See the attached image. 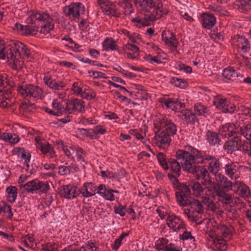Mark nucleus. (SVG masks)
<instances>
[{"mask_svg": "<svg viewBox=\"0 0 251 251\" xmlns=\"http://www.w3.org/2000/svg\"><path fill=\"white\" fill-rule=\"evenodd\" d=\"M4 41L0 38V59H7L9 65L16 71H20L24 66V58H31L30 49L19 41H12L5 47Z\"/></svg>", "mask_w": 251, "mask_h": 251, "instance_id": "nucleus-1", "label": "nucleus"}, {"mask_svg": "<svg viewBox=\"0 0 251 251\" xmlns=\"http://www.w3.org/2000/svg\"><path fill=\"white\" fill-rule=\"evenodd\" d=\"M0 107L9 108L16 102V99L12 97V85L8 82L5 74L0 75Z\"/></svg>", "mask_w": 251, "mask_h": 251, "instance_id": "nucleus-2", "label": "nucleus"}, {"mask_svg": "<svg viewBox=\"0 0 251 251\" xmlns=\"http://www.w3.org/2000/svg\"><path fill=\"white\" fill-rule=\"evenodd\" d=\"M16 88L18 93L25 98L38 100H42L45 96L43 89L37 85L22 82Z\"/></svg>", "mask_w": 251, "mask_h": 251, "instance_id": "nucleus-3", "label": "nucleus"}, {"mask_svg": "<svg viewBox=\"0 0 251 251\" xmlns=\"http://www.w3.org/2000/svg\"><path fill=\"white\" fill-rule=\"evenodd\" d=\"M159 165L165 170L170 169V173L180 176L181 174L182 162L179 163L177 159L172 157H166L165 153L159 152L156 154Z\"/></svg>", "mask_w": 251, "mask_h": 251, "instance_id": "nucleus-4", "label": "nucleus"}, {"mask_svg": "<svg viewBox=\"0 0 251 251\" xmlns=\"http://www.w3.org/2000/svg\"><path fill=\"white\" fill-rule=\"evenodd\" d=\"M64 15L72 21L81 18L85 15V6L80 2H73L63 9Z\"/></svg>", "mask_w": 251, "mask_h": 251, "instance_id": "nucleus-5", "label": "nucleus"}, {"mask_svg": "<svg viewBox=\"0 0 251 251\" xmlns=\"http://www.w3.org/2000/svg\"><path fill=\"white\" fill-rule=\"evenodd\" d=\"M28 15L31 21H38L49 24L53 23V18H58L59 14L56 11L50 14L47 11L33 10L29 11Z\"/></svg>", "mask_w": 251, "mask_h": 251, "instance_id": "nucleus-6", "label": "nucleus"}, {"mask_svg": "<svg viewBox=\"0 0 251 251\" xmlns=\"http://www.w3.org/2000/svg\"><path fill=\"white\" fill-rule=\"evenodd\" d=\"M213 103L216 108L220 110L223 113L231 114L236 110L235 104L231 103L227 99L222 98L220 95L215 98Z\"/></svg>", "mask_w": 251, "mask_h": 251, "instance_id": "nucleus-7", "label": "nucleus"}, {"mask_svg": "<svg viewBox=\"0 0 251 251\" xmlns=\"http://www.w3.org/2000/svg\"><path fill=\"white\" fill-rule=\"evenodd\" d=\"M41 134L39 132L37 135L34 136L36 147L44 155H48L51 158L55 157L56 155L54 148L50 143L43 142V138L40 136Z\"/></svg>", "mask_w": 251, "mask_h": 251, "instance_id": "nucleus-8", "label": "nucleus"}, {"mask_svg": "<svg viewBox=\"0 0 251 251\" xmlns=\"http://www.w3.org/2000/svg\"><path fill=\"white\" fill-rule=\"evenodd\" d=\"M43 80L46 86L52 90L60 91L66 86V83L64 81L57 80L49 73L44 74Z\"/></svg>", "mask_w": 251, "mask_h": 251, "instance_id": "nucleus-9", "label": "nucleus"}, {"mask_svg": "<svg viewBox=\"0 0 251 251\" xmlns=\"http://www.w3.org/2000/svg\"><path fill=\"white\" fill-rule=\"evenodd\" d=\"M80 194V189L71 184L62 185L59 189V194L60 197L68 200L73 199Z\"/></svg>", "mask_w": 251, "mask_h": 251, "instance_id": "nucleus-10", "label": "nucleus"}, {"mask_svg": "<svg viewBox=\"0 0 251 251\" xmlns=\"http://www.w3.org/2000/svg\"><path fill=\"white\" fill-rule=\"evenodd\" d=\"M67 112L69 114L85 112V102L78 99H71L65 103Z\"/></svg>", "mask_w": 251, "mask_h": 251, "instance_id": "nucleus-11", "label": "nucleus"}, {"mask_svg": "<svg viewBox=\"0 0 251 251\" xmlns=\"http://www.w3.org/2000/svg\"><path fill=\"white\" fill-rule=\"evenodd\" d=\"M162 40L164 41L165 44L170 45L173 47L175 50L178 53L177 48L179 44L176 38V35L170 30H163L161 34Z\"/></svg>", "mask_w": 251, "mask_h": 251, "instance_id": "nucleus-12", "label": "nucleus"}, {"mask_svg": "<svg viewBox=\"0 0 251 251\" xmlns=\"http://www.w3.org/2000/svg\"><path fill=\"white\" fill-rule=\"evenodd\" d=\"M12 152L13 155H17L18 158L24 160V164L27 167H29L31 155L28 151L25 150L24 148L16 147L12 150Z\"/></svg>", "mask_w": 251, "mask_h": 251, "instance_id": "nucleus-13", "label": "nucleus"}, {"mask_svg": "<svg viewBox=\"0 0 251 251\" xmlns=\"http://www.w3.org/2000/svg\"><path fill=\"white\" fill-rule=\"evenodd\" d=\"M201 17L203 28L210 29L216 24V18L213 14L203 12L201 14Z\"/></svg>", "mask_w": 251, "mask_h": 251, "instance_id": "nucleus-14", "label": "nucleus"}, {"mask_svg": "<svg viewBox=\"0 0 251 251\" xmlns=\"http://www.w3.org/2000/svg\"><path fill=\"white\" fill-rule=\"evenodd\" d=\"M183 111H184V113L182 114L181 118L183 120L185 121L186 125L193 126L196 123L200 124L199 119L197 118L195 113H193L191 110L188 109L181 110L180 112L183 113ZM179 117H180V116Z\"/></svg>", "mask_w": 251, "mask_h": 251, "instance_id": "nucleus-15", "label": "nucleus"}, {"mask_svg": "<svg viewBox=\"0 0 251 251\" xmlns=\"http://www.w3.org/2000/svg\"><path fill=\"white\" fill-rule=\"evenodd\" d=\"M136 5H139L142 11L150 13V8H154L156 6L155 2L153 0H134Z\"/></svg>", "mask_w": 251, "mask_h": 251, "instance_id": "nucleus-16", "label": "nucleus"}, {"mask_svg": "<svg viewBox=\"0 0 251 251\" xmlns=\"http://www.w3.org/2000/svg\"><path fill=\"white\" fill-rule=\"evenodd\" d=\"M97 188L92 182L85 183L80 189V194L85 198L94 196L96 194Z\"/></svg>", "mask_w": 251, "mask_h": 251, "instance_id": "nucleus-17", "label": "nucleus"}, {"mask_svg": "<svg viewBox=\"0 0 251 251\" xmlns=\"http://www.w3.org/2000/svg\"><path fill=\"white\" fill-rule=\"evenodd\" d=\"M36 105L34 103L23 101L19 105V110L21 114L25 116H28L29 114L33 112Z\"/></svg>", "mask_w": 251, "mask_h": 251, "instance_id": "nucleus-18", "label": "nucleus"}, {"mask_svg": "<svg viewBox=\"0 0 251 251\" xmlns=\"http://www.w3.org/2000/svg\"><path fill=\"white\" fill-rule=\"evenodd\" d=\"M75 156L76 157L77 162H79L80 164V167L83 169L85 168V165L87 164V161L86 160L87 153L81 148L79 147H76V151L75 152Z\"/></svg>", "mask_w": 251, "mask_h": 251, "instance_id": "nucleus-19", "label": "nucleus"}, {"mask_svg": "<svg viewBox=\"0 0 251 251\" xmlns=\"http://www.w3.org/2000/svg\"><path fill=\"white\" fill-rule=\"evenodd\" d=\"M18 189L15 186L10 185L6 188L5 196L7 200L13 203L17 198Z\"/></svg>", "mask_w": 251, "mask_h": 251, "instance_id": "nucleus-20", "label": "nucleus"}, {"mask_svg": "<svg viewBox=\"0 0 251 251\" xmlns=\"http://www.w3.org/2000/svg\"><path fill=\"white\" fill-rule=\"evenodd\" d=\"M189 186L193 192V195L196 197H199L203 192L204 188L196 179H189Z\"/></svg>", "mask_w": 251, "mask_h": 251, "instance_id": "nucleus-21", "label": "nucleus"}, {"mask_svg": "<svg viewBox=\"0 0 251 251\" xmlns=\"http://www.w3.org/2000/svg\"><path fill=\"white\" fill-rule=\"evenodd\" d=\"M38 179H34L26 182L24 184L20 185L21 189H23L24 191L31 194H36L37 188Z\"/></svg>", "mask_w": 251, "mask_h": 251, "instance_id": "nucleus-22", "label": "nucleus"}, {"mask_svg": "<svg viewBox=\"0 0 251 251\" xmlns=\"http://www.w3.org/2000/svg\"><path fill=\"white\" fill-rule=\"evenodd\" d=\"M62 100L58 99H54L52 102V107L56 112V116H60L64 113H67L66 106L64 107Z\"/></svg>", "mask_w": 251, "mask_h": 251, "instance_id": "nucleus-23", "label": "nucleus"}, {"mask_svg": "<svg viewBox=\"0 0 251 251\" xmlns=\"http://www.w3.org/2000/svg\"><path fill=\"white\" fill-rule=\"evenodd\" d=\"M206 139L208 142L212 145L216 144L220 145L221 142V139L218 136V134L215 131L207 130L206 133Z\"/></svg>", "mask_w": 251, "mask_h": 251, "instance_id": "nucleus-24", "label": "nucleus"}, {"mask_svg": "<svg viewBox=\"0 0 251 251\" xmlns=\"http://www.w3.org/2000/svg\"><path fill=\"white\" fill-rule=\"evenodd\" d=\"M0 139L12 144H16L20 141L19 135L15 133H3Z\"/></svg>", "mask_w": 251, "mask_h": 251, "instance_id": "nucleus-25", "label": "nucleus"}, {"mask_svg": "<svg viewBox=\"0 0 251 251\" xmlns=\"http://www.w3.org/2000/svg\"><path fill=\"white\" fill-rule=\"evenodd\" d=\"M198 158L195 155L187 151V158L182 163V168L184 171L191 165L197 164V160Z\"/></svg>", "mask_w": 251, "mask_h": 251, "instance_id": "nucleus-26", "label": "nucleus"}, {"mask_svg": "<svg viewBox=\"0 0 251 251\" xmlns=\"http://www.w3.org/2000/svg\"><path fill=\"white\" fill-rule=\"evenodd\" d=\"M237 191L240 192L239 194L242 197L249 198L251 197V193L248 186L246 185L243 182H239L237 187Z\"/></svg>", "mask_w": 251, "mask_h": 251, "instance_id": "nucleus-27", "label": "nucleus"}, {"mask_svg": "<svg viewBox=\"0 0 251 251\" xmlns=\"http://www.w3.org/2000/svg\"><path fill=\"white\" fill-rule=\"evenodd\" d=\"M36 194L41 195L48 193L50 189V186L48 181H42L38 179Z\"/></svg>", "mask_w": 251, "mask_h": 251, "instance_id": "nucleus-28", "label": "nucleus"}, {"mask_svg": "<svg viewBox=\"0 0 251 251\" xmlns=\"http://www.w3.org/2000/svg\"><path fill=\"white\" fill-rule=\"evenodd\" d=\"M170 83L174 84L176 87L181 89H185L188 86V83L186 80L176 77H171Z\"/></svg>", "mask_w": 251, "mask_h": 251, "instance_id": "nucleus-29", "label": "nucleus"}, {"mask_svg": "<svg viewBox=\"0 0 251 251\" xmlns=\"http://www.w3.org/2000/svg\"><path fill=\"white\" fill-rule=\"evenodd\" d=\"M167 176L169 180L172 181L174 189L176 190H181V186L183 183L180 182L178 179L179 176H177L173 174L168 173Z\"/></svg>", "mask_w": 251, "mask_h": 251, "instance_id": "nucleus-30", "label": "nucleus"}, {"mask_svg": "<svg viewBox=\"0 0 251 251\" xmlns=\"http://www.w3.org/2000/svg\"><path fill=\"white\" fill-rule=\"evenodd\" d=\"M97 193L106 200H110V190L108 189L105 185H99L97 189Z\"/></svg>", "mask_w": 251, "mask_h": 251, "instance_id": "nucleus-31", "label": "nucleus"}, {"mask_svg": "<svg viewBox=\"0 0 251 251\" xmlns=\"http://www.w3.org/2000/svg\"><path fill=\"white\" fill-rule=\"evenodd\" d=\"M223 148L226 151L227 154H232L234 151H237L238 149L235 146V141L230 140H228L225 143Z\"/></svg>", "mask_w": 251, "mask_h": 251, "instance_id": "nucleus-32", "label": "nucleus"}, {"mask_svg": "<svg viewBox=\"0 0 251 251\" xmlns=\"http://www.w3.org/2000/svg\"><path fill=\"white\" fill-rule=\"evenodd\" d=\"M217 192H218L217 193L218 197L223 198V199H224L226 201H222L221 200H219V201H221L223 204H228L231 202H233V200H232L231 195H229V194H227V193H226V192H225L223 190H222V191L219 190Z\"/></svg>", "mask_w": 251, "mask_h": 251, "instance_id": "nucleus-33", "label": "nucleus"}, {"mask_svg": "<svg viewBox=\"0 0 251 251\" xmlns=\"http://www.w3.org/2000/svg\"><path fill=\"white\" fill-rule=\"evenodd\" d=\"M1 214H3L7 219H12L13 213L11 206L3 202L1 203Z\"/></svg>", "mask_w": 251, "mask_h": 251, "instance_id": "nucleus-34", "label": "nucleus"}, {"mask_svg": "<svg viewBox=\"0 0 251 251\" xmlns=\"http://www.w3.org/2000/svg\"><path fill=\"white\" fill-rule=\"evenodd\" d=\"M34 21H32L31 25H25V35H36L38 32L39 27L33 25Z\"/></svg>", "mask_w": 251, "mask_h": 251, "instance_id": "nucleus-35", "label": "nucleus"}, {"mask_svg": "<svg viewBox=\"0 0 251 251\" xmlns=\"http://www.w3.org/2000/svg\"><path fill=\"white\" fill-rule=\"evenodd\" d=\"M155 248L157 251L163 250V251H182V248L180 247H176L173 243L167 244L164 247H160L159 245L155 244Z\"/></svg>", "mask_w": 251, "mask_h": 251, "instance_id": "nucleus-36", "label": "nucleus"}, {"mask_svg": "<svg viewBox=\"0 0 251 251\" xmlns=\"http://www.w3.org/2000/svg\"><path fill=\"white\" fill-rule=\"evenodd\" d=\"M111 93L114 96V98H116V99H119L121 102H125L126 105L130 104L131 100L130 98H128L126 96L122 95L120 92L117 90L111 91Z\"/></svg>", "mask_w": 251, "mask_h": 251, "instance_id": "nucleus-37", "label": "nucleus"}, {"mask_svg": "<svg viewBox=\"0 0 251 251\" xmlns=\"http://www.w3.org/2000/svg\"><path fill=\"white\" fill-rule=\"evenodd\" d=\"M76 147L75 146H64L63 147V151L68 158L75 160L74 155L76 151Z\"/></svg>", "mask_w": 251, "mask_h": 251, "instance_id": "nucleus-38", "label": "nucleus"}, {"mask_svg": "<svg viewBox=\"0 0 251 251\" xmlns=\"http://www.w3.org/2000/svg\"><path fill=\"white\" fill-rule=\"evenodd\" d=\"M83 87L84 85L81 82H75L72 85L71 90L75 95L78 96L83 91Z\"/></svg>", "mask_w": 251, "mask_h": 251, "instance_id": "nucleus-39", "label": "nucleus"}, {"mask_svg": "<svg viewBox=\"0 0 251 251\" xmlns=\"http://www.w3.org/2000/svg\"><path fill=\"white\" fill-rule=\"evenodd\" d=\"M99 4L102 12L110 15V2L108 0H99Z\"/></svg>", "mask_w": 251, "mask_h": 251, "instance_id": "nucleus-40", "label": "nucleus"}, {"mask_svg": "<svg viewBox=\"0 0 251 251\" xmlns=\"http://www.w3.org/2000/svg\"><path fill=\"white\" fill-rule=\"evenodd\" d=\"M184 148L185 150H187V151L191 153H192V154L195 155L197 158H203V155L202 154L201 151L195 147L189 145H187L184 146Z\"/></svg>", "mask_w": 251, "mask_h": 251, "instance_id": "nucleus-41", "label": "nucleus"}, {"mask_svg": "<svg viewBox=\"0 0 251 251\" xmlns=\"http://www.w3.org/2000/svg\"><path fill=\"white\" fill-rule=\"evenodd\" d=\"M54 24L51 23L50 24H45L43 25H41L39 27L38 31L40 33H42L45 35H47L50 31L53 28Z\"/></svg>", "mask_w": 251, "mask_h": 251, "instance_id": "nucleus-42", "label": "nucleus"}, {"mask_svg": "<svg viewBox=\"0 0 251 251\" xmlns=\"http://www.w3.org/2000/svg\"><path fill=\"white\" fill-rule=\"evenodd\" d=\"M197 164H194L191 166L188 167L186 169L184 170V171L187 172L188 173L192 174H196L199 172H201L202 169H204V166H201L197 165Z\"/></svg>", "mask_w": 251, "mask_h": 251, "instance_id": "nucleus-43", "label": "nucleus"}, {"mask_svg": "<svg viewBox=\"0 0 251 251\" xmlns=\"http://www.w3.org/2000/svg\"><path fill=\"white\" fill-rule=\"evenodd\" d=\"M168 125L165 128V131L166 132H168L169 134L170 135L174 136L176 134V128L177 126L176 125L174 124L173 122H172V120L170 123L167 124Z\"/></svg>", "mask_w": 251, "mask_h": 251, "instance_id": "nucleus-44", "label": "nucleus"}, {"mask_svg": "<svg viewBox=\"0 0 251 251\" xmlns=\"http://www.w3.org/2000/svg\"><path fill=\"white\" fill-rule=\"evenodd\" d=\"M134 96L135 97L133 98V100H147L151 97L149 94L147 93V90L143 91V92L137 91Z\"/></svg>", "mask_w": 251, "mask_h": 251, "instance_id": "nucleus-45", "label": "nucleus"}, {"mask_svg": "<svg viewBox=\"0 0 251 251\" xmlns=\"http://www.w3.org/2000/svg\"><path fill=\"white\" fill-rule=\"evenodd\" d=\"M237 128V127L234 123H227L221 126L219 128V131L220 133L228 132L231 129H236Z\"/></svg>", "mask_w": 251, "mask_h": 251, "instance_id": "nucleus-46", "label": "nucleus"}, {"mask_svg": "<svg viewBox=\"0 0 251 251\" xmlns=\"http://www.w3.org/2000/svg\"><path fill=\"white\" fill-rule=\"evenodd\" d=\"M42 250L44 251H58L57 245L54 242L42 244Z\"/></svg>", "mask_w": 251, "mask_h": 251, "instance_id": "nucleus-47", "label": "nucleus"}, {"mask_svg": "<svg viewBox=\"0 0 251 251\" xmlns=\"http://www.w3.org/2000/svg\"><path fill=\"white\" fill-rule=\"evenodd\" d=\"M190 195V194H187V193L183 192V191L180 190H178V191L176 192L175 193L176 198L178 204H180L179 201H182V202L185 200V199H187L188 196Z\"/></svg>", "mask_w": 251, "mask_h": 251, "instance_id": "nucleus-48", "label": "nucleus"}, {"mask_svg": "<svg viewBox=\"0 0 251 251\" xmlns=\"http://www.w3.org/2000/svg\"><path fill=\"white\" fill-rule=\"evenodd\" d=\"M187 151L183 150H178L176 152L175 157L174 159H177V161L182 159L184 161L187 158Z\"/></svg>", "mask_w": 251, "mask_h": 251, "instance_id": "nucleus-49", "label": "nucleus"}, {"mask_svg": "<svg viewBox=\"0 0 251 251\" xmlns=\"http://www.w3.org/2000/svg\"><path fill=\"white\" fill-rule=\"evenodd\" d=\"M58 174L61 176H67L70 174L69 166L61 165L58 167Z\"/></svg>", "mask_w": 251, "mask_h": 251, "instance_id": "nucleus-50", "label": "nucleus"}, {"mask_svg": "<svg viewBox=\"0 0 251 251\" xmlns=\"http://www.w3.org/2000/svg\"><path fill=\"white\" fill-rule=\"evenodd\" d=\"M114 212L116 214L120 215L121 217H123L125 215L126 211V205L123 206L121 204H119L118 206L115 205L114 207Z\"/></svg>", "mask_w": 251, "mask_h": 251, "instance_id": "nucleus-51", "label": "nucleus"}, {"mask_svg": "<svg viewBox=\"0 0 251 251\" xmlns=\"http://www.w3.org/2000/svg\"><path fill=\"white\" fill-rule=\"evenodd\" d=\"M175 98H160L159 99V102L164 104L167 108L171 107V104H174Z\"/></svg>", "mask_w": 251, "mask_h": 251, "instance_id": "nucleus-52", "label": "nucleus"}, {"mask_svg": "<svg viewBox=\"0 0 251 251\" xmlns=\"http://www.w3.org/2000/svg\"><path fill=\"white\" fill-rule=\"evenodd\" d=\"M160 52H157V55L153 56L151 54H148V56L150 57V62L151 63H152L153 62L156 63L157 64H161L163 63L164 64L165 62H163L161 61V56L162 55H160Z\"/></svg>", "mask_w": 251, "mask_h": 251, "instance_id": "nucleus-53", "label": "nucleus"}, {"mask_svg": "<svg viewBox=\"0 0 251 251\" xmlns=\"http://www.w3.org/2000/svg\"><path fill=\"white\" fill-rule=\"evenodd\" d=\"M96 120L92 118H86L84 117H82L80 118V122L85 126L95 125L96 124Z\"/></svg>", "mask_w": 251, "mask_h": 251, "instance_id": "nucleus-54", "label": "nucleus"}, {"mask_svg": "<svg viewBox=\"0 0 251 251\" xmlns=\"http://www.w3.org/2000/svg\"><path fill=\"white\" fill-rule=\"evenodd\" d=\"M90 131L95 134H104L106 132V129L101 126H97L91 129Z\"/></svg>", "mask_w": 251, "mask_h": 251, "instance_id": "nucleus-55", "label": "nucleus"}, {"mask_svg": "<svg viewBox=\"0 0 251 251\" xmlns=\"http://www.w3.org/2000/svg\"><path fill=\"white\" fill-rule=\"evenodd\" d=\"M87 251H97L98 249L96 243L89 241L84 245Z\"/></svg>", "mask_w": 251, "mask_h": 251, "instance_id": "nucleus-56", "label": "nucleus"}, {"mask_svg": "<svg viewBox=\"0 0 251 251\" xmlns=\"http://www.w3.org/2000/svg\"><path fill=\"white\" fill-rule=\"evenodd\" d=\"M189 198L190 199H192L193 200L195 204H196L197 207L199 209L198 210H195V211H196L199 214H203L204 211L203 206L201 202L198 199H196L193 197H190Z\"/></svg>", "mask_w": 251, "mask_h": 251, "instance_id": "nucleus-57", "label": "nucleus"}, {"mask_svg": "<svg viewBox=\"0 0 251 251\" xmlns=\"http://www.w3.org/2000/svg\"><path fill=\"white\" fill-rule=\"evenodd\" d=\"M236 2L240 3L239 7L246 9V6L251 7V0H236Z\"/></svg>", "mask_w": 251, "mask_h": 251, "instance_id": "nucleus-58", "label": "nucleus"}, {"mask_svg": "<svg viewBox=\"0 0 251 251\" xmlns=\"http://www.w3.org/2000/svg\"><path fill=\"white\" fill-rule=\"evenodd\" d=\"M178 224V222H175V225H172V229L173 231L178 232L181 229H186V225L184 221H181L180 224L176 227V225Z\"/></svg>", "mask_w": 251, "mask_h": 251, "instance_id": "nucleus-59", "label": "nucleus"}, {"mask_svg": "<svg viewBox=\"0 0 251 251\" xmlns=\"http://www.w3.org/2000/svg\"><path fill=\"white\" fill-rule=\"evenodd\" d=\"M130 0H123L122 1V3H121V6H122L123 4H124V8H128L130 9L129 12L128 14H131L132 12H133V8L132 7V4L129 1ZM119 5H121L120 3H118Z\"/></svg>", "mask_w": 251, "mask_h": 251, "instance_id": "nucleus-60", "label": "nucleus"}, {"mask_svg": "<svg viewBox=\"0 0 251 251\" xmlns=\"http://www.w3.org/2000/svg\"><path fill=\"white\" fill-rule=\"evenodd\" d=\"M58 65L60 66L65 67L68 68H71L73 69H75L76 68V66L72 62H68L66 61H61L58 62Z\"/></svg>", "mask_w": 251, "mask_h": 251, "instance_id": "nucleus-61", "label": "nucleus"}, {"mask_svg": "<svg viewBox=\"0 0 251 251\" xmlns=\"http://www.w3.org/2000/svg\"><path fill=\"white\" fill-rule=\"evenodd\" d=\"M79 28L83 31H86L89 28V24L87 21L85 19H82L79 24Z\"/></svg>", "mask_w": 251, "mask_h": 251, "instance_id": "nucleus-62", "label": "nucleus"}, {"mask_svg": "<svg viewBox=\"0 0 251 251\" xmlns=\"http://www.w3.org/2000/svg\"><path fill=\"white\" fill-rule=\"evenodd\" d=\"M86 89H83V91L78 95L80 96L83 99H85L88 100H91L95 98V96L92 94H90L88 92H86Z\"/></svg>", "mask_w": 251, "mask_h": 251, "instance_id": "nucleus-63", "label": "nucleus"}, {"mask_svg": "<svg viewBox=\"0 0 251 251\" xmlns=\"http://www.w3.org/2000/svg\"><path fill=\"white\" fill-rule=\"evenodd\" d=\"M232 70L231 67H228L227 68H226L223 71L222 74L223 76L226 79L231 80L230 78L231 77Z\"/></svg>", "mask_w": 251, "mask_h": 251, "instance_id": "nucleus-64", "label": "nucleus"}]
</instances>
